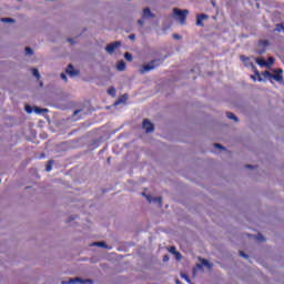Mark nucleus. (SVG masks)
Returning a JSON list of instances; mask_svg holds the SVG:
<instances>
[{
  "label": "nucleus",
  "instance_id": "45",
  "mask_svg": "<svg viewBox=\"0 0 284 284\" xmlns=\"http://www.w3.org/2000/svg\"><path fill=\"white\" fill-rule=\"evenodd\" d=\"M70 219H71V221H74V216H71Z\"/></svg>",
  "mask_w": 284,
  "mask_h": 284
},
{
  "label": "nucleus",
  "instance_id": "24",
  "mask_svg": "<svg viewBox=\"0 0 284 284\" xmlns=\"http://www.w3.org/2000/svg\"><path fill=\"white\" fill-rule=\"evenodd\" d=\"M32 74L36 77V79H41V74L39 73L38 69H32Z\"/></svg>",
  "mask_w": 284,
  "mask_h": 284
},
{
  "label": "nucleus",
  "instance_id": "15",
  "mask_svg": "<svg viewBox=\"0 0 284 284\" xmlns=\"http://www.w3.org/2000/svg\"><path fill=\"white\" fill-rule=\"evenodd\" d=\"M116 70H119V72H123V70H125V61H120L116 65Z\"/></svg>",
  "mask_w": 284,
  "mask_h": 284
},
{
  "label": "nucleus",
  "instance_id": "39",
  "mask_svg": "<svg viewBox=\"0 0 284 284\" xmlns=\"http://www.w3.org/2000/svg\"><path fill=\"white\" fill-rule=\"evenodd\" d=\"M183 278H185L186 282L191 283L190 277L187 275H183Z\"/></svg>",
  "mask_w": 284,
  "mask_h": 284
},
{
  "label": "nucleus",
  "instance_id": "17",
  "mask_svg": "<svg viewBox=\"0 0 284 284\" xmlns=\"http://www.w3.org/2000/svg\"><path fill=\"white\" fill-rule=\"evenodd\" d=\"M226 116H227V119L235 121V123H237V121H239V118L232 112H226Z\"/></svg>",
  "mask_w": 284,
  "mask_h": 284
},
{
  "label": "nucleus",
  "instance_id": "16",
  "mask_svg": "<svg viewBox=\"0 0 284 284\" xmlns=\"http://www.w3.org/2000/svg\"><path fill=\"white\" fill-rule=\"evenodd\" d=\"M256 64L261 65V68H267V61H265L264 59H257Z\"/></svg>",
  "mask_w": 284,
  "mask_h": 284
},
{
  "label": "nucleus",
  "instance_id": "40",
  "mask_svg": "<svg viewBox=\"0 0 284 284\" xmlns=\"http://www.w3.org/2000/svg\"><path fill=\"white\" fill-rule=\"evenodd\" d=\"M138 23H139V26H143L144 21L140 19V20H138Z\"/></svg>",
  "mask_w": 284,
  "mask_h": 284
},
{
  "label": "nucleus",
  "instance_id": "27",
  "mask_svg": "<svg viewBox=\"0 0 284 284\" xmlns=\"http://www.w3.org/2000/svg\"><path fill=\"white\" fill-rule=\"evenodd\" d=\"M24 110H26L27 114H32V112H33L32 106H30V105H26Z\"/></svg>",
  "mask_w": 284,
  "mask_h": 284
},
{
  "label": "nucleus",
  "instance_id": "30",
  "mask_svg": "<svg viewBox=\"0 0 284 284\" xmlns=\"http://www.w3.org/2000/svg\"><path fill=\"white\" fill-rule=\"evenodd\" d=\"M60 78L62 79V81L68 82V75H65V73H61Z\"/></svg>",
  "mask_w": 284,
  "mask_h": 284
},
{
  "label": "nucleus",
  "instance_id": "28",
  "mask_svg": "<svg viewBox=\"0 0 284 284\" xmlns=\"http://www.w3.org/2000/svg\"><path fill=\"white\" fill-rule=\"evenodd\" d=\"M240 59H241V61H243V63H247V61H250V58H247L245 55H241Z\"/></svg>",
  "mask_w": 284,
  "mask_h": 284
},
{
  "label": "nucleus",
  "instance_id": "12",
  "mask_svg": "<svg viewBox=\"0 0 284 284\" xmlns=\"http://www.w3.org/2000/svg\"><path fill=\"white\" fill-rule=\"evenodd\" d=\"M143 19H154V13H152L150 8L143 10Z\"/></svg>",
  "mask_w": 284,
  "mask_h": 284
},
{
  "label": "nucleus",
  "instance_id": "25",
  "mask_svg": "<svg viewBox=\"0 0 284 284\" xmlns=\"http://www.w3.org/2000/svg\"><path fill=\"white\" fill-rule=\"evenodd\" d=\"M202 265H204V267H209V268L212 267V264L210 263V261H207L205 258L202 260Z\"/></svg>",
  "mask_w": 284,
  "mask_h": 284
},
{
  "label": "nucleus",
  "instance_id": "36",
  "mask_svg": "<svg viewBox=\"0 0 284 284\" xmlns=\"http://www.w3.org/2000/svg\"><path fill=\"white\" fill-rule=\"evenodd\" d=\"M168 261H170V256L164 255V256H163V262H164V263H168Z\"/></svg>",
  "mask_w": 284,
  "mask_h": 284
},
{
  "label": "nucleus",
  "instance_id": "47",
  "mask_svg": "<svg viewBox=\"0 0 284 284\" xmlns=\"http://www.w3.org/2000/svg\"><path fill=\"white\" fill-rule=\"evenodd\" d=\"M40 85L43 87V82H41Z\"/></svg>",
  "mask_w": 284,
  "mask_h": 284
},
{
  "label": "nucleus",
  "instance_id": "9",
  "mask_svg": "<svg viewBox=\"0 0 284 284\" xmlns=\"http://www.w3.org/2000/svg\"><path fill=\"white\" fill-rule=\"evenodd\" d=\"M258 45L263 48L262 50L257 51L258 54H265V51H266L265 48H267V45H270V41H267V40H260L258 41Z\"/></svg>",
  "mask_w": 284,
  "mask_h": 284
},
{
  "label": "nucleus",
  "instance_id": "41",
  "mask_svg": "<svg viewBox=\"0 0 284 284\" xmlns=\"http://www.w3.org/2000/svg\"><path fill=\"white\" fill-rule=\"evenodd\" d=\"M79 112H81V110H75V111L73 112L74 116H77V114H79Z\"/></svg>",
  "mask_w": 284,
  "mask_h": 284
},
{
  "label": "nucleus",
  "instance_id": "44",
  "mask_svg": "<svg viewBox=\"0 0 284 284\" xmlns=\"http://www.w3.org/2000/svg\"><path fill=\"white\" fill-rule=\"evenodd\" d=\"M258 81H263V78L258 77Z\"/></svg>",
  "mask_w": 284,
  "mask_h": 284
},
{
  "label": "nucleus",
  "instance_id": "4",
  "mask_svg": "<svg viewBox=\"0 0 284 284\" xmlns=\"http://www.w3.org/2000/svg\"><path fill=\"white\" fill-rule=\"evenodd\" d=\"M142 128L143 130H145L146 134H150V132H154V124L148 119L143 120Z\"/></svg>",
  "mask_w": 284,
  "mask_h": 284
},
{
  "label": "nucleus",
  "instance_id": "35",
  "mask_svg": "<svg viewBox=\"0 0 284 284\" xmlns=\"http://www.w3.org/2000/svg\"><path fill=\"white\" fill-rule=\"evenodd\" d=\"M129 39H130L131 41H134V40L136 39V36H135V34H130V36H129Z\"/></svg>",
  "mask_w": 284,
  "mask_h": 284
},
{
  "label": "nucleus",
  "instance_id": "48",
  "mask_svg": "<svg viewBox=\"0 0 284 284\" xmlns=\"http://www.w3.org/2000/svg\"><path fill=\"white\" fill-rule=\"evenodd\" d=\"M108 163H110V158L108 159Z\"/></svg>",
  "mask_w": 284,
  "mask_h": 284
},
{
  "label": "nucleus",
  "instance_id": "7",
  "mask_svg": "<svg viewBox=\"0 0 284 284\" xmlns=\"http://www.w3.org/2000/svg\"><path fill=\"white\" fill-rule=\"evenodd\" d=\"M142 196H145L146 201H149L150 203H158L160 207L163 203V199L161 196L152 197L150 195H145V193H142Z\"/></svg>",
  "mask_w": 284,
  "mask_h": 284
},
{
  "label": "nucleus",
  "instance_id": "37",
  "mask_svg": "<svg viewBox=\"0 0 284 284\" xmlns=\"http://www.w3.org/2000/svg\"><path fill=\"white\" fill-rule=\"evenodd\" d=\"M245 168H246L247 170H254V165H252V164H247Z\"/></svg>",
  "mask_w": 284,
  "mask_h": 284
},
{
  "label": "nucleus",
  "instance_id": "23",
  "mask_svg": "<svg viewBox=\"0 0 284 284\" xmlns=\"http://www.w3.org/2000/svg\"><path fill=\"white\" fill-rule=\"evenodd\" d=\"M283 30H284L283 23L276 24L275 32H283Z\"/></svg>",
  "mask_w": 284,
  "mask_h": 284
},
{
  "label": "nucleus",
  "instance_id": "18",
  "mask_svg": "<svg viewBox=\"0 0 284 284\" xmlns=\"http://www.w3.org/2000/svg\"><path fill=\"white\" fill-rule=\"evenodd\" d=\"M24 54H26V57H32V54H34V51H32V48L27 47L24 49Z\"/></svg>",
  "mask_w": 284,
  "mask_h": 284
},
{
  "label": "nucleus",
  "instance_id": "8",
  "mask_svg": "<svg viewBox=\"0 0 284 284\" xmlns=\"http://www.w3.org/2000/svg\"><path fill=\"white\" fill-rule=\"evenodd\" d=\"M206 19H210L209 14H205V13L197 14L196 16V26H199L200 28H203V21H205Z\"/></svg>",
  "mask_w": 284,
  "mask_h": 284
},
{
  "label": "nucleus",
  "instance_id": "29",
  "mask_svg": "<svg viewBox=\"0 0 284 284\" xmlns=\"http://www.w3.org/2000/svg\"><path fill=\"white\" fill-rule=\"evenodd\" d=\"M169 252L171 253V254H176V247H174V246H171L170 248H169Z\"/></svg>",
  "mask_w": 284,
  "mask_h": 284
},
{
  "label": "nucleus",
  "instance_id": "6",
  "mask_svg": "<svg viewBox=\"0 0 284 284\" xmlns=\"http://www.w3.org/2000/svg\"><path fill=\"white\" fill-rule=\"evenodd\" d=\"M116 48H121V42L115 41L113 43H110L109 45L105 47V50L109 54H113V52L116 50Z\"/></svg>",
  "mask_w": 284,
  "mask_h": 284
},
{
  "label": "nucleus",
  "instance_id": "31",
  "mask_svg": "<svg viewBox=\"0 0 284 284\" xmlns=\"http://www.w3.org/2000/svg\"><path fill=\"white\" fill-rule=\"evenodd\" d=\"M256 239L257 241H265V237L261 233L257 234Z\"/></svg>",
  "mask_w": 284,
  "mask_h": 284
},
{
  "label": "nucleus",
  "instance_id": "22",
  "mask_svg": "<svg viewBox=\"0 0 284 284\" xmlns=\"http://www.w3.org/2000/svg\"><path fill=\"white\" fill-rule=\"evenodd\" d=\"M271 65H274V57H270L266 61V68H270Z\"/></svg>",
  "mask_w": 284,
  "mask_h": 284
},
{
  "label": "nucleus",
  "instance_id": "1",
  "mask_svg": "<svg viewBox=\"0 0 284 284\" xmlns=\"http://www.w3.org/2000/svg\"><path fill=\"white\" fill-rule=\"evenodd\" d=\"M168 55L162 59H154L148 64H143L140 69V74H146V72H152V70H156V68H159V65H161V63H163V61H165Z\"/></svg>",
  "mask_w": 284,
  "mask_h": 284
},
{
  "label": "nucleus",
  "instance_id": "13",
  "mask_svg": "<svg viewBox=\"0 0 284 284\" xmlns=\"http://www.w3.org/2000/svg\"><path fill=\"white\" fill-rule=\"evenodd\" d=\"M92 245H95L97 247H104L105 250H112V247L108 246L105 242H94Z\"/></svg>",
  "mask_w": 284,
  "mask_h": 284
},
{
  "label": "nucleus",
  "instance_id": "42",
  "mask_svg": "<svg viewBox=\"0 0 284 284\" xmlns=\"http://www.w3.org/2000/svg\"><path fill=\"white\" fill-rule=\"evenodd\" d=\"M68 41H69V43H72V44L74 43V41L72 40V38H69Z\"/></svg>",
  "mask_w": 284,
  "mask_h": 284
},
{
  "label": "nucleus",
  "instance_id": "46",
  "mask_svg": "<svg viewBox=\"0 0 284 284\" xmlns=\"http://www.w3.org/2000/svg\"><path fill=\"white\" fill-rule=\"evenodd\" d=\"M197 267H200V268H201V267H202V266H201V264H197Z\"/></svg>",
  "mask_w": 284,
  "mask_h": 284
},
{
  "label": "nucleus",
  "instance_id": "2",
  "mask_svg": "<svg viewBox=\"0 0 284 284\" xmlns=\"http://www.w3.org/2000/svg\"><path fill=\"white\" fill-rule=\"evenodd\" d=\"M189 12L190 11H187V10H180V9L173 10V13L175 14V17H176L178 21H180V23H185Z\"/></svg>",
  "mask_w": 284,
  "mask_h": 284
},
{
  "label": "nucleus",
  "instance_id": "11",
  "mask_svg": "<svg viewBox=\"0 0 284 284\" xmlns=\"http://www.w3.org/2000/svg\"><path fill=\"white\" fill-rule=\"evenodd\" d=\"M129 95L128 93L122 94L115 102L114 105H121V103H125V101H128Z\"/></svg>",
  "mask_w": 284,
  "mask_h": 284
},
{
  "label": "nucleus",
  "instance_id": "3",
  "mask_svg": "<svg viewBox=\"0 0 284 284\" xmlns=\"http://www.w3.org/2000/svg\"><path fill=\"white\" fill-rule=\"evenodd\" d=\"M266 77H268V79H274V81L281 83V81H283V69H277L274 74L270 71H266Z\"/></svg>",
  "mask_w": 284,
  "mask_h": 284
},
{
  "label": "nucleus",
  "instance_id": "43",
  "mask_svg": "<svg viewBox=\"0 0 284 284\" xmlns=\"http://www.w3.org/2000/svg\"><path fill=\"white\" fill-rule=\"evenodd\" d=\"M251 79H253V81H256V77L254 75H251Z\"/></svg>",
  "mask_w": 284,
  "mask_h": 284
},
{
  "label": "nucleus",
  "instance_id": "14",
  "mask_svg": "<svg viewBox=\"0 0 284 284\" xmlns=\"http://www.w3.org/2000/svg\"><path fill=\"white\" fill-rule=\"evenodd\" d=\"M33 112H34L36 114H45V112H48V109H41V108H39V106H34V108H33Z\"/></svg>",
  "mask_w": 284,
  "mask_h": 284
},
{
  "label": "nucleus",
  "instance_id": "26",
  "mask_svg": "<svg viewBox=\"0 0 284 284\" xmlns=\"http://www.w3.org/2000/svg\"><path fill=\"white\" fill-rule=\"evenodd\" d=\"M124 59L126 61H132V54L130 52L124 53Z\"/></svg>",
  "mask_w": 284,
  "mask_h": 284
},
{
  "label": "nucleus",
  "instance_id": "5",
  "mask_svg": "<svg viewBox=\"0 0 284 284\" xmlns=\"http://www.w3.org/2000/svg\"><path fill=\"white\" fill-rule=\"evenodd\" d=\"M77 283H81V284H85V283H90L92 284V280H81L80 277H75V278H71L69 281H63L62 284H77Z\"/></svg>",
  "mask_w": 284,
  "mask_h": 284
},
{
  "label": "nucleus",
  "instance_id": "10",
  "mask_svg": "<svg viewBox=\"0 0 284 284\" xmlns=\"http://www.w3.org/2000/svg\"><path fill=\"white\" fill-rule=\"evenodd\" d=\"M65 72L69 74V77H77V74H79V71L74 70V65L72 64L68 65Z\"/></svg>",
  "mask_w": 284,
  "mask_h": 284
},
{
  "label": "nucleus",
  "instance_id": "21",
  "mask_svg": "<svg viewBox=\"0 0 284 284\" xmlns=\"http://www.w3.org/2000/svg\"><path fill=\"white\" fill-rule=\"evenodd\" d=\"M52 163H54L53 160H50V161L48 162V164H47V166H45V171H47V172H52Z\"/></svg>",
  "mask_w": 284,
  "mask_h": 284
},
{
  "label": "nucleus",
  "instance_id": "49",
  "mask_svg": "<svg viewBox=\"0 0 284 284\" xmlns=\"http://www.w3.org/2000/svg\"><path fill=\"white\" fill-rule=\"evenodd\" d=\"M18 1H23V0H18Z\"/></svg>",
  "mask_w": 284,
  "mask_h": 284
},
{
  "label": "nucleus",
  "instance_id": "38",
  "mask_svg": "<svg viewBox=\"0 0 284 284\" xmlns=\"http://www.w3.org/2000/svg\"><path fill=\"white\" fill-rule=\"evenodd\" d=\"M173 39L179 40V39H181V36H180V34H178V33H175V34H173Z\"/></svg>",
  "mask_w": 284,
  "mask_h": 284
},
{
  "label": "nucleus",
  "instance_id": "32",
  "mask_svg": "<svg viewBox=\"0 0 284 284\" xmlns=\"http://www.w3.org/2000/svg\"><path fill=\"white\" fill-rule=\"evenodd\" d=\"M240 256H242L243 258H250V255L245 254L242 251H240Z\"/></svg>",
  "mask_w": 284,
  "mask_h": 284
},
{
  "label": "nucleus",
  "instance_id": "20",
  "mask_svg": "<svg viewBox=\"0 0 284 284\" xmlns=\"http://www.w3.org/2000/svg\"><path fill=\"white\" fill-rule=\"evenodd\" d=\"M0 21L2 23H14V19L12 18H1Z\"/></svg>",
  "mask_w": 284,
  "mask_h": 284
},
{
  "label": "nucleus",
  "instance_id": "19",
  "mask_svg": "<svg viewBox=\"0 0 284 284\" xmlns=\"http://www.w3.org/2000/svg\"><path fill=\"white\" fill-rule=\"evenodd\" d=\"M108 94L110 97H116V89L114 87H111L108 89Z\"/></svg>",
  "mask_w": 284,
  "mask_h": 284
},
{
  "label": "nucleus",
  "instance_id": "33",
  "mask_svg": "<svg viewBox=\"0 0 284 284\" xmlns=\"http://www.w3.org/2000/svg\"><path fill=\"white\" fill-rule=\"evenodd\" d=\"M174 255L176 261H181V254L179 253V251H176Z\"/></svg>",
  "mask_w": 284,
  "mask_h": 284
},
{
  "label": "nucleus",
  "instance_id": "34",
  "mask_svg": "<svg viewBox=\"0 0 284 284\" xmlns=\"http://www.w3.org/2000/svg\"><path fill=\"white\" fill-rule=\"evenodd\" d=\"M214 145H215V148H217L219 150H225L224 146L221 145V144H219V143H216V144H214Z\"/></svg>",
  "mask_w": 284,
  "mask_h": 284
}]
</instances>
